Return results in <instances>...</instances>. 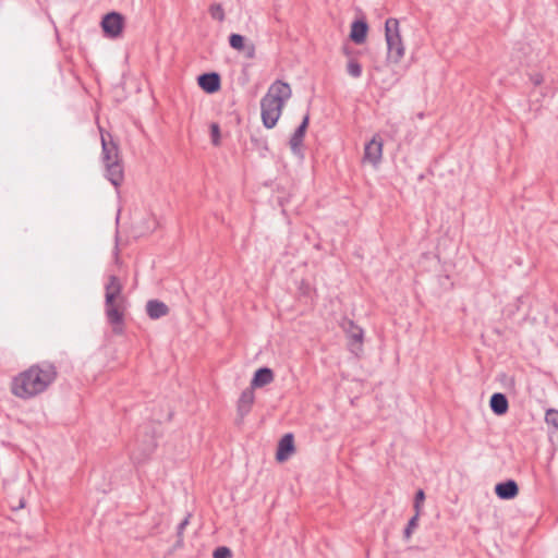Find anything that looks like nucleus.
<instances>
[{"label": "nucleus", "instance_id": "obj_1", "mask_svg": "<svg viewBox=\"0 0 558 558\" xmlns=\"http://www.w3.org/2000/svg\"><path fill=\"white\" fill-rule=\"evenodd\" d=\"M58 372L53 364H34L13 377L11 392L21 399H31L45 392L57 379Z\"/></svg>", "mask_w": 558, "mask_h": 558}, {"label": "nucleus", "instance_id": "obj_2", "mask_svg": "<svg viewBox=\"0 0 558 558\" xmlns=\"http://www.w3.org/2000/svg\"><path fill=\"white\" fill-rule=\"evenodd\" d=\"M122 291L121 280L117 276L110 275L105 284V313L108 323L112 326V331L117 335L123 333L128 310V300Z\"/></svg>", "mask_w": 558, "mask_h": 558}, {"label": "nucleus", "instance_id": "obj_3", "mask_svg": "<svg viewBox=\"0 0 558 558\" xmlns=\"http://www.w3.org/2000/svg\"><path fill=\"white\" fill-rule=\"evenodd\" d=\"M291 96L292 90L288 83L278 80L269 86L260 100L262 120L267 129H272L277 124Z\"/></svg>", "mask_w": 558, "mask_h": 558}, {"label": "nucleus", "instance_id": "obj_4", "mask_svg": "<svg viewBox=\"0 0 558 558\" xmlns=\"http://www.w3.org/2000/svg\"><path fill=\"white\" fill-rule=\"evenodd\" d=\"M102 161L107 179L118 187L123 181V166L118 145L111 141L109 133L101 132Z\"/></svg>", "mask_w": 558, "mask_h": 558}, {"label": "nucleus", "instance_id": "obj_5", "mask_svg": "<svg viewBox=\"0 0 558 558\" xmlns=\"http://www.w3.org/2000/svg\"><path fill=\"white\" fill-rule=\"evenodd\" d=\"M385 40L387 45L386 61L388 64H399L405 54V45L397 19L389 17L385 23Z\"/></svg>", "mask_w": 558, "mask_h": 558}, {"label": "nucleus", "instance_id": "obj_6", "mask_svg": "<svg viewBox=\"0 0 558 558\" xmlns=\"http://www.w3.org/2000/svg\"><path fill=\"white\" fill-rule=\"evenodd\" d=\"M101 28L105 36L109 38H118L123 33L124 19L120 13H108L102 17Z\"/></svg>", "mask_w": 558, "mask_h": 558}, {"label": "nucleus", "instance_id": "obj_7", "mask_svg": "<svg viewBox=\"0 0 558 558\" xmlns=\"http://www.w3.org/2000/svg\"><path fill=\"white\" fill-rule=\"evenodd\" d=\"M384 143L379 135H374L373 138L365 144L363 162H367L377 167L383 158Z\"/></svg>", "mask_w": 558, "mask_h": 558}, {"label": "nucleus", "instance_id": "obj_8", "mask_svg": "<svg viewBox=\"0 0 558 558\" xmlns=\"http://www.w3.org/2000/svg\"><path fill=\"white\" fill-rule=\"evenodd\" d=\"M308 123H310V116L306 114L303 118V121L300 124V126L295 130L292 137L290 138V148L293 151V154H295V155H301V153H302L303 141H304L307 128H308Z\"/></svg>", "mask_w": 558, "mask_h": 558}, {"label": "nucleus", "instance_id": "obj_9", "mask_svg": "<svg viewBox=\"0 0 558 558\" xmlns=\"http://www.w3.org/2000/svg\"><path fill=\"white\" fill-rule=\"evenodd\" d=\"M197 82L199 87L208 94L220 89V76L217 73L202 74L198 76Z\"/></svg>", "mask_w": 558, "mask_h": 558}, {"label": "nucleus", "instance_id": "obj_10", "mask_svg": "<svg viewBox=\"0 0 558 558\" xmlns=\"http://www.w3.org/2000/svg\"><path fill=\"white\" fill-rule=\"evenodd\" d=\"M294 452V440L292 434L284 435L278 445L276 459L279 462H283L290 458V456Z\"/></svg>", "mask_w": 558, "mask_h": 558}, {"label": "nucleus", "instance_id": "obj_11", "mask_svg": "<svg viewBox=\"0 0 558 558\" xmlns=\"http://www.w3.org/2000/svg\"><path fill=\"white\" fill-rule=\"evenodd\" d=\"M275 379L274 372L268 367H262L257 369L254 374V377L251 381V388H262L269 384H271Z\"/></svg>", "mask_w": 558, "mask_h": 558}, {"label": "nucleus", "instance_id": "obj_12", "mask_svg": "<svg viewBox=\"0 0 558 558\" xmlns=\"http://www.w3.org/2000/svg\"><path fill=\"white\" fill-rule=\"evenodd\" d=\"M368 32V25L364 20H356L351 25L350 39L361 45L365 43Z\"/></svg>", "mask_w": 558, "mask_h": 558}, {"label": "nucleus", "instance_id": "obj_13", "mask_svg": "<svg viewBox=\"0 0 558 558\" xmlns=\"http://www.w3.org/2000/svg\"><path fill=\"white\" fill-rule=\"evenodd\" d=\"M495 493L500 499H512L518 496L519 487L512 480L499 483L495 486Z\"/></svg>", "mask_w": 558, "mask_h": 558}, {"label": "nucleus", "instance_id": "obj_14", "mask_svg": "<svg viewBox=\"0 0 558 558\" xmlns=\"http://www.w3.org/2000/svg\"><path fill=\"white\" fill-rule=\"evenodd\" d=\"M254 401V389L250 387L242 391L238 401V412L242 417L251 411Z\"/></svg>", "mask_w": 558, "mask_h": 558}, {"label": "nucleus", "instance_id": "obj_15", "mask_svg": "<svg viewBox=\"0 0 558 558\" xmlns=\"http://www.w3.org/2000/svg\"><path fill=\"white\" fill-rule=\"evenodd\" d=\"M343 53L348 57V74L354 78L360 77L362 75V65L359 62L356 56L348 47H343Z\"/></svg>", "mask_w": 558, "mask_h": 558}, {"label": "nucleus", "instance_id": "obj_16", "mask_svg": "<svg viewBox=\"0 0 558 558\" xmlns=\"http://www.w3.org/2000/svg\"><path fill=\"white\" fill-rule=\"evenodd\" d=\"M146 312L151 319H158L166 316L169 313V308L163 302L150 300L146 304Z\"/></svg>", "mask_w": 558, "mask_h": 558}, {"label": "nucleus", "instance_id": "obj_17", "mask_svg": "<svg viewBox=\"0 0 558 558\" xmlns=\"http://www.w3.org/2000/svg\"><path fill=\"white\" fill-rule=\"evenodd\" d=\"M489 405L492 411L497 415H504L509 409V403L505 395L494 393L490 398Z\"/></svg>", "mask_w": 558, "mask_h": 558}, {"label": "nucleus", "instance_id": "obj_18", "mask_svg": "<svg viewBox=\"0 0 558 558\" xmlns=\"http://www.w3.org/2000/svg\"><path fill=\"white\" fill-rule=\"evenodd\" d=\"M348 337L351 340V347L357 345L359 349L363 342V330L361 327L354 325L352 322L349 323V327L347 329Z\"/></svg>", "mask_w": 558, "mask_h": 558}, {"label": "nucleus", "instance_id": "obj_19", "mask_svg": "<svg viewBox=\"0 0 558 558\" xmlns=\"http://www.w3.org/2000/svg\"><path fill=\"white\" fill-rule=\"evenodd\" d=\"M209 14L214 20H217L219 22L225 20V11L221 4L214 3L209 7Z\"/></svg>", "mask_w": 558, "mask_h": 558}, {"label": "nucleus", "instance_id": "obj_20", "mask_svg": "<svg viewBox=\"0 0 558 558\" xmlns=\"http://www.w3.org/2000/svg\"><path fill=\"white\" fill-rule=\"evenodd\" d=\"M229 44L233 49L242 51L244 49V37L239 34H232L229 37Z\"/></svg>", "mask_w": 558, "mask_h": 558}, {"label": "nucleus", "instance_id": "obj_21", "mask_svg": "<svg viewBox=\"0 0 558 558\" xmlns=\"http://www.w3.org/2000/svg\"><path fill=\"white\" fill-rule=\"evenodd\" d=\"M210 137L214 146H219L221 144L220 128L217 123L210 124Z\"/></svg>", "mask_w": 558, "mask_h": 558}, {"label": "nucleus", "instance_id": "obj_22", "mask_svg": "<svg viewBox=\"0 0 558 558\" xmlns=\"http://www.w3.org/2000/svg\"><path fill=\"white\" fill-rule=\"evenodd\" d=\"M420 515L414 514V517L409 521L405 530H404V537L407 539H410L412 536L413 531L416 529L418 523Z\"/></svg>", "mask_w": 558, "mask_h": 558}, {"label": "nucleus", "instance_id": "obj_23", "mask_svg": "<svg viewBox=\"0 0 558 558\" xmlns=\"http://www.w3.org/2000/svg\"><path fill=\"white\" fill-rule=\"evenodd\" d=\"M545 421L547 424L553 425L558 429V411L554 409L547 410Z\"/></svg>", "mask_w": 558, "mask_h": 558}, {"label": "nucleus", "instance_id": "obj_24", "mask_svg": "<svg viewBox=\"0 0 558 558\" xmlns=\"http://www.w3.org/2000/svg\"><path fill=\"white\" fill-rule=\"evenodd\" d=\"M425 500V494L422 489L417 490L414 499L415 514L421 515L422 506Z\"/></svg>", "mask_w": 558, "mask_h": 558}, {"label": "nucleus", "instance_id": "obj_25", "mask_svg": "<svg viewBox=\"0 0 558 558\" xmlns=\"http://www.w3.org/2000/svg\"><path fill=\"white\" fill-rule=\"evenodd\" d=\"M231 557H232V553L228 547H223V546L218 547L214 551V558H231Z\"/></svg>", "mask_w": 558, "mask_h": 558}, {"label": "nucleus", "instance_id": "obj_26", "mask_svg": "<svg viewBox=\"0 0 558 558\" xmlns=\"http://www.w3.org/2000/svg\"><path fill=\"white\" fill-rule=\"evenodd\" d=\"M531 81L534 85H541L544 81V77L542 74L539 73H536L534 75L531 76Z\"/></svg>", "mask_w": 558, "mask_h": 558}]
</instances>
